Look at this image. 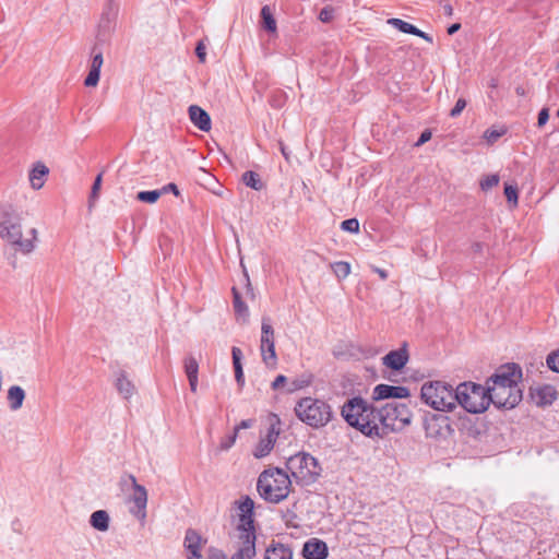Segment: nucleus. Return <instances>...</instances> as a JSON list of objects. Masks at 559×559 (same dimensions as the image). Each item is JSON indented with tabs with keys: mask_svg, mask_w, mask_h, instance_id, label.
<instances>
[{
	"mask_svg": "<svg viewBox=\"0 0 559 559\" xmlns=\"http://www.w3.org/2000/svg\"><path fill=\"white\" fill-rule=\"evenodd\" d=\"M22 219L21 206L7 204L2 210V250L5 260L13 269L19 266L20 257L31 255L38 243V230L29 228L24 234Z\"/></svg>",
	"mask_w": 559,
	"mask_h": 559,
	"instance_id": "obj_1",
	"label": "nucleus"
},
{
	"mask_svg": "<svg viewBox=\"0 0 559 559\" xmlns=\"http://www.w3.org/2000/svg\"><path fill=\"white\" fill-rule=\"evenodd\" d=\"M254 502L249 497H243L238 502L239 519L237 531V550L231 559H253L255 557V530L253 520Z\"/></svg>",
	"mask_w": 559,
	"mask_h": 559,
	"instance_id": "obj_2",
	"label": "nucleus"
},
{
	"mask_svg": "<svg viewBox=\"0 0 559 559\" xmlns=\"http://www.w3.org/2000/svg\"><path fill=\"white\" fill-rule=\"evenodd\" d=\"M377 414L378 408L361 397L348 400L341 409L345 421L367 437H382L381 428L378 427Z\"/></svg>",
	"mask_w": 559,
	"mask_h": 559,
	"instance_id": "obj_3",
	"label": "nucleus"
},
{
	"mask_svg": "<svg viewBox=\"0 0 559 559\" xmlns=\"http://www.w3.org/2000/svg\"><path fill=\"white\" fill-rule=\"evenodd\" d=\"M257 489L262 499L276 504L289 496L292 479L282 468H269L259 475Z\"/></svg>",
	"mask_w": 559,
	"mask_h": 559,
	"instance_id": "obj_4",
	"label": "nucleus"
},
{
	"mask_svg": "<svg viewBox=\"0 0 559 559\" xmlns=\"http://www.w3.org/2000/svg\"><path fill=\"white\" fill-rule=\"evenodd\" d=\"M297 418L313 429L325 427L333 419L331 405L317 397H302L295 405Z\"/></svg>",
	"mask_w": 559,
	"mask_h": 559,
	"instance_id": "obj_5",
	"label": "nucleus"
},
{
	"mask_svg": "<svg viewBox=\"0 0 559 559\" xmlns=\"http://www.w3.org/2000/svg\"><path fill=\"white\" fill-rule=\"evenodd\" d=\"M119 12V4L115 0H108L102 19L98 25V33L96 36L97 44L94 45L92 52L93 57L91 60L90 70L99 71L103 67V51L98 48V44L106 43L115 29V21Z\"/></svg>",
	"mask_w": 559,
	"mask_h": 559,
	"instance_id": "obj_6",
	"label": "nucleus"
},
{
	"mask_svg": "<svg viewBox=\"0 0 559 559\" xmlns=\"http://www.w3.org/2000/svg\"><path fill=\"white\" fill-rule=\"evenodd\" d=\"M420 396L425 404L436 411L449 412L455 407V390L442 381L424 383Z\"/></svg>",
	"mask_w": 559,
	"mask_h": 559,
	"instance_id": "obj_7",
	"label": "nucleus"
},
{
	"mask_svg": "<svg viewBox=\"0 0 559 559\" xmlns=\"http://www.w3.org/2000/svg\"><path fill=\"white\" fill-rule=\"evenodd\" d=\"M454 397L455 404L459 403L465 411L473 414L485 412L490 404L487 388L474 382L459 384Z\"/></svg>",
	"mask_w": 559,
	"mask_h": 559,
	"instance_id": "obj_8",
	"label": "nucleus"
},
{
	"mask_svg": "<svg viewBox=\"0 0 559 559\" xmlns=\"http://www.w3.org/2000/svg\"><path fill=\"white\" fill-rule=\"evenodd\" d=\"M378 427L381 428L382 436L401 430L412 421V413L404 403L389 402L378 408Z\"/></svg>",
	"mask_w": 559,
	"mask_h": 559,
	"instance_id": "obj_9",
	"label": "nucleus"
},
{
	"mask_svg": "<svg viewBox=\"0 0 559 559\" xmlns=\"http://www.w3.org/2000/svg\"><path fill=\"white\" fill-rule=\"evenodd\" d=\"M286 468L295 481L302 486L314 483L321 472L317 459L306 452H299L288 457Z\"/></svg>",
	"mask_w": 559,
	"mask_h": 559,
	"instance_id": "obj_10",
	"label": "nucleus"
},
{
	"mask_svg": "<svg viewBox=\"0 0 559 559\" xmlns=\"http://www.w3.org/2000/svg\"><path fill=\"white\" fill-rule=\"evenodd\" d=\"M488 397L498 408H513L522 400V391L519 385L508 386H488Z\"/></svg>",
	"mask_w": 559,
	"mask_h": 559,
	"instance_id": "obj_11",
	"label": "nucleus"
},
{
	"mask_svg": "<svg viewBox=\"0 0 559 559\" xmlns=\"http://www.w3.org/2000/svg\"><path fill=\"white\" fill-rule=\"evenodd\" d=\"M260 349L263 362L269 367H275L277 357L275 353L274 330L271 319L267 317L262 318Z\"/></svg>",
	"mask_w": 559,
	"mask_h": 559,
	"instance_id": "obj_12",
	"label": "nucleus"
},
{
	"mask_svg": "<svg viewBox=\"0 0 559 559\" xmlns=\"http://www.w3.org/2000/svg\"><path fill=\"white\" fill-rule=\"evenodd\" d=\"M522 378V371L515 364H507L499 367L490 377L488 386H508L519 385Z\"/></svg>",
	"mask_w": 559,
	"mask_h": 559,
	"instance_id": "obj_13",
	"label": "nucleus"
},
{
	"mask_svg": "<svg viewBox=\"0 0 559 559\" xmlns=\"http://www.w3.org/2000/svg\"><path fill=\"white\" fill-rule=\"evenodd\" d=\"M128 479L131 481L133 489V493L130 496L132 502L130 513L143 522L146 519L147 490L144 486L138 484L133 475H128Z\"/></svg>",
	"mask_w": 559,
	"mask_h": 559,
	"instance_id": "obj_14",
	"label": "nucleus"
},
{
	"mask_svg": "<svg viewBox=\"0 0 559 559\" xmlns=\"http://www.w3.org/2000/svg\"><path fill=\"white\" fill-rule=\"evenodd\" d=\"M409 396V390L406 386H395L389 384H378L373 388L372 399L374 401L389 399H406Z\"/></svg>",
	"mask_w": 559,
	"mask_h": 559,
	"instance_id": "obj_15",
	"label": "nucleus"
},
{
	"mask_svg": "<svg viewBox=\"0 0 559 559\" xmlns=\"http://www.w3.org/2000/svg\"><path fill=\"white\" fill-rule=\"evenodd\" d=\"M206 543L205 539L193 528H188L185 535L183 545L186 549L190 552L189 559H201V549Z\"/></svg>",
	"mask_w": 559,
	"mask_h": 559,
	"instance_id": "obj_16",
	"label": "nucleus"
},
{
	"mask_svg": "<svg viewBox=\"0 0 559 559\" xmlns=\"http://www.w3.org/2000/svg\"><path fill=\"white\" fill-rule=\"evenodd\" d=\"M302 555L307 559H325L329 555L326 544L318 538H311L305 543Z\"/></svg>",
	"mask_w": 559,
	"mask_h": 559,
	"instance_id": "obj_17",
	"label": "nucleus"
},
{
	"mask_svg": "<svg viewBox=\"0 0 559 559\" xmlns=\"http://www.w3.org/2000/svg\"><path fill=\"white\" fill-rule=\"evenodd\" d=\"M191 122L201 131L207 132L211 129L210 115L198 105H191L188 109Z\"/></svg>",
	"mask_w": 559,
	"mask_h": 559,
	"instance_id": "obj_18",
	"label": "nucleus"
},
{
	"mask_svg": "<svg viewBox=\"0 0 559 559\" xmlns=\"http://www.w3.org/2000/svg\"><path fill=\"white\" fill-rule=\"evenodd\" d=\"M408 361V353L405 348L392 350L382 357V364L393 370H401Z\"/></svg>",
	"mask_w": 559,
	"mask_h": 559,
	"instance_id": "obj_19",
	"label": "nucleus"
},
{
	"mask_svg": "<svg viewBox=\"0 0 559 559\" xmlns=\"http://www.w3.org/2000/svg\"><path fill=\"white\" fill-rule=\"evenodd\" d=\"M48 174L49 168L44 163H35L28 175L31 187L34 190L41 189L45 185L46 177L48 176Z\"/></svg>",
	"mask_w": 559,
	"mask_h": 559,
	"instance_id": "obj_20",
	"label": "nucleus"
},
{
	"mask_svg": "<svg viewBox=\"0 0 559 559\" xmlns=\"http://www.w3.org/2000/svg\"><path fill=\"white\" fill-rule=\"evenodd\" d=\"M388 23L402 33L412 34V35H415V36H418V37L425 39L426 41H428L430 44L432 43V37L429 34L420 31L419 28H417L416 26H414L413 24H411L408 22H405L401 19L393 17V19H390L388 21Z\"/></svg>",
	"mask_w": 559,
	"mask_h": 559,
	"instance_id": "obj_21",
	"label": "nucleus"
},
{
	"mask_svg": "<svg viewBox=\"0 0 559 559\" xmlns=\"http://www.w3.org/2000/svg\"><path fill=\"white\" fill-rule=\"evenodd\" d=\"M25 400V391L20 385H12L7 393L8 406L11 411L16 412L22 408Z\"/></svg>",
	"mask_w": 559,
	"mask_h": 559,
	"instance_id": "obj_22",
	"label": "nucleus"
},
{
	"mask_svg": "<svg viewBox=\"0 0 559 559\" xmlns=\"http://www.w3.org/2000/svg\"><path fill=\"white\" fill-rule=\"evenodd\" d=\"M110 518L107 511L97 510L91 514L90 524L99 532H106L109 528Z\"/></svg>",
	"mask_w": 559,
	"mask_h": 559,
	"instance_id": "obj_23",
	"label": "nucleus"
},
{
	"mask_svg": "<svg viewBox=\"0 0 559 559\" xmlns=\"http://www.w3.org/2000/svg\"><path fill=\"white\" fill-rule=\"evenodd\" d=\"M116 389L118 390L119 394L127 400L130 399L135 392L134 384L128 379L126 372L123 371H121L117 377Z\"/></svg>",
	"mask_w": 559,
	"mask_h": 559,
	"instance_id": "obj_24",
	"label": "nucleus"
},
{
	"mask_svg": "<svg viewBox=\"0 0 559 559\" xmlns=\"http://www.w3.org/2000/svg\"><path fill=\"white\" fill-rule=\"evenodd\" d=\"M535 399L537 405H550L557 399V391L551 385H544L536 390Z\"/></svg>",
	"mask_w": 559,
	"mask_h": 559,
	"instance_id": "obj_25",
	"label": "nucleus"
},
{
	"mask_svg": "<svg viewBox=\"0 0 559 559\" xmlns=\"http://www.w3.org/2000/svg\"><path fill=\"white\" fill-rule=\"evenodd\" d=\"M265 559H293V552L285 545L276 544L266 549Z\"/></svg>",
	"mask_w": 559,
	"mask_h": 559,
	"instance_id": "obj_26",
	"label": "nucleus"
},
{
	"mask_svg": "<svg viewBox=\"0 0 559 559\" xmlns=\"http://www.w3.org/2000/svg\"><path fill=\"white\" fill-rule=\"evenodd\" d=\"M261 20H262V27L269 32V33H276L277 25L276 20L274 17L273 11L270 8V5H264L261 9Z\"/></svg>",
	"mask_w": 559,
	"mask_h": 559,
	"instance_id": "obj_27",
	"label": "nucleus"
},
{
	"mask_svg": "<svg viewBox=\"0 0 559 559\" xmlns=\"http://www.w3.org/2000/svg\"><path fill=\"white\" fill-rule=\"evenodd\" d=\"M231 356H233V365L235 369V378L237 383L241 386L245 383V377H243V370L241 365V357L242 353L240 348L233 347L231 348Z\"/></svg>",
	"mask_w": 559,
	"mask_h": 559,
	"instance_id": "obj_28",
	"label": "nucleus"
},
{
	"mask_svg": "<svg viewBox=\"0 0 559 559\" xmlns=\"http://www.w3.org/2000/svg\"><path fill=\"white\" fill-rule=\"evenodd\" d=\"M241 180L247 187L255 191H260L264 187L260 176L252 170L245 171L242 174Z\"/></svg>",
	"mask_w": 559,
	"mask_h": 559,
	"instance_id": "obj_29",
	"label": "nucleus"
},
{
	"mask_svg": "<svg viewBox=\"0 0 559 559\" xmlns=\"http://www.w3.org/2000/svg\"><path fill=\"white\" fill-rule=\"evenodd\" d=\"M274 442L264 437L262 438L259 443L257 444L254 451H253V455L257 457V459H261V457H264L266 456L273 449L274 447Z\"/></svg>",
	"mask_w": 559,
	"mask_h": 559,
	"instance_id": "obj_30",
	"label": "nucleus"
},
{
	"mask_svg": "<svg viewBox=\"0 0 559 559\" xmlns=\"http://www.w3.org/2000/svg\"><path fill=\"white\" fill-rule=\"evenodd\" d=\"M331 269L338 280H344L350 274V264L345 261L332 263Z\"/></svg>",
	"mask_w": 559,
	"mask_h": 559,
	"instance_id": "obj_31",
	"label": "nucleus"
},
{
	"mask_svg": "<svg viewBox=\"0 0 559 559\" xmlns=\"http://www.w3.org/2000/svg\"><path fill=\"white\" fill-rule=\"evenodd\" d=\"M183 367H185V372L187 374V378L198 377L199 364L193 356L189 355L185 358Z\"/></svg>",
	"mask_w": 559,
	"mask_h": 559,
	"instance_id": "obj_32",
	"label": "nucleus"
},
{
	"mask_svg": "<svg viewBox=\"0 0 559 559\" xmlns=\"http://www.w3.org/2000/svg\"><path fill=\"white\" fill-rule=\"evenodd\" d=\"M163 195V191L159 190H151V191H140L136 194V199L141 202L153 204Z\"/></svg>",
	"mask_w": 559,
	"mask_h": 559,
	"instance_id": "obj_33",
	"label": "nucleus"
},
{
	"mask_svg": "<svg viewBox=\"0 0 559 559\" xmlns=\"http://www.w3.org/2000/svg\"><path fill=\"white\" fill-rule=\"evenodd\" d=\"M235 313L238 321H241L242 323H247L249 320V309L247 305L242 302H238L234 305Z\"/></svg>",
	"mask_w": 559,
	"mask_h": 559,
	"instance_id": "obj_34",
	"label": "nucleus"
},
{
	"mask_svg": "<svg viewBox=\"0 0 559 559\" xmlns=\"http://www.w3.org/2000/svg\"><path fill=\"white\" fill-rule=\"evenodd\" d=\"M280 435V418L276 415L272 416V421L266 433V438L271 439L274 443Z\"/></svg>",
	"mask_w": 559,
	"mask_h": 559,
	"instance_id": "obj_35",
	"label": "nucleus"
},
{
	"mask_svg": "<svg viewBox=\"0 0 559 559\" xmlns=\"http://www.w3.org/2000/svg\"><path fill=\"white\" fill-rule=\"evenodd\" d=\"M546 364L551 371L559 373V348L548 354Z\"/></svg>",
	"mask_w": 559,
	"mask_h": 559,
	"instance_id": "obj_36",
	"label": "nucleus"
},
{
	"mask_svg": "<svg viewBox=\"0 0 559 559\" xmlns=\"http://www.w3.org/2000/svg\"><path fill=\"white\" fill-rule=\"evenodd\" d=\"M341 228L344 231L357 234L359 231V222L357 218H348L341 223Z\"/></svg>",
	"mask_w": 559,
	"mask_h": 559,
	"instance_id": "obj_37",
	"label": "nucleus"
},
{
	"mask_svg": "<svg viewBox=\"0 0 559 559\" xmlns=\"http://www.w3.org/2000/svg\"><path fill=\"white\" fill-rule=\"evenodd\" d=\"M499 183L498 175H488L480 181V188L484 191H488Z\"/></svg>",
	"mask_w": 559,
	"mask_h": 559,
	"instance_id": "obj_38",
	"label": "nucleus"
},
{
	"mask_svg": "<svg viewBox=\"0 0 559 559\" xmlns=\"http://www.w3.org/2000/svg\"><path fill=\"white\" fill-rule=\"evenodd\" d=\"M100 78V72L95 70H90L87 76L84 80V85L86 87H95Z\"/></svg>",
	"mask_w": 559,
	"mask_h": 559,
	"instance_id": "obj_39",
	"label": "nucleus"
},
{
	"mask_svg": "<svg viewBox=\"0 0 559 559\" xmlns=\"http://www.w3.org/2000/svg\"><path fill=\"white\" fill-rule=\"evenodd\" d=\"M504 134V130L488 129L484 133V138L489 144L495 143L499 138Z\"/></svg>",
	"mask_w": 559,
	"mask_h": 559,
	"instance_id": "obj_40",
	"label": "nucleus"
},
{
	"mask_svg": "<svg viewBox=\"0 0 559 559\" xmlns=\"http://www.w3.org/2000/svg\"><path fill=\"white\" fill-rule=\"evenodd\" d=\"M237 433L236 432H233L231 435L225 437L222 439L221 443H219V449L222 451H227L229 450L236 442V439H237Z\"/></svg>",
	"mask_w": 559,
	"mask_h": 559,
	"instance_id": "obj_41",
	"label": "nucleus"
},
{
	"mask_svg": "<svg viewBox=\"0 0 559 559\" xmlns=\"http://www.w3.org/2000/svg\"><path fill=\"white\" fill-rule=\"evenodd\" d=\"M334 16V9L332 7L323 8L319 13V19L323 23H329Z\"/></svg>",
	"mask_w": 559,
	"mask_h": 559,
	"instance_id": "obj_42",
	"label": "nucleus"
},
{
	"mask_svg": "<svg viewBox=\"0 0 559 559\" xmlns=\"http://www.w3.org/2000/svg\"><path fill=\"white\" fill-rule=\"evenodd\" d=\"M504 194L509 202H513L514 204L518 203V189L516 187L507 185L504 187Z\"/></svg>",
	"mask_w": 559,
	"mask_h": 559,
	"instance_id": "obj_43",
	"label": "nucleus"
},
{
	"mask_svg": "<svg viewBox=\"0 0 559 559\" xmlns=\"http://www.w3.org/2000/svg\"><path fill=\"white\" fill-rule=\"evenodd\" d=\"M100 187H102V174H99L95 178V181L92 186V191H91V197H90L91 200H95L98 198V192L100 190Z\"/></svg>",
	"mask_w": 559,
	"mask_h": 559,
	"instance_id": "obj_44",
	"label": "nucleus"
},
{
	"mask_svg": "<svg viewBox=\"0 0 559 559\" xmlns=\"http://www.w3.org/2000/svg\"><path fill=\"white\" fill-rule=\"evenodd\" d=\"M466 107V100L464 98H459L455 106L451 109L450 116L457 117L463 109Z\"/></svg>",
	"mask_w": 559,
	"mask_h": 559,
	"instance_id": "obj_45",
	"label": "nucleus"
},
{
	"mask_svg": "<svg viewBox=\"0 0 559 559\" xmlns=\"http://www.w3.org/2000/svg\"><path fill=\"white\" fill-rule=\"evenodd\" d=\"M206 48H205V45L203 44V41H199L197 47H195V53L200 60V62H205V59H206Z\"/></svg>",
	"mask_w": 559,
	"mask_h": 559,
	"instance_id": "obj_46",
	"label": "nucleus"
},
{
	"mask_svg": "<svg viewBox=\"0 0 559 559\" xmlns=\"http://www.w3.org/2000/svg\"><path fill=\"white\" fill-rule=\"evenodd\" d=\"M549 119V111L547 108H543L538 114L537 126L543 127Z\"/></svg>",
	"mask_w": 559,
	"mask_h": 559,
	"instance_id": "obj_47",
	"label": "nucleus"
},
{
	"mask_svg": "<svg viewBox=\"0 0 559 559\" xmlns=\"http://www.w3.org/2000/svg\"><path fill=\"white\" fill-rule=\"evenodd\" d=\"M431 139V131L430 130H425L419 139L417 140V142L415 143V146H420L423 144H425L426 142H428L429 140Z\"/></svg>",
	"mask_w": 559,
	"mask_h": 559,
	"instance_id": "obj_48",
	"label": "nucleus"
},
{
	"mask_svg": "<svg viewBox=\"0 0 559 559\" xmlns=\"http://www.w3.org/2000/svg\"><path fill=\"white\" fill-rule=\"evenodd\" d=\"M253 424H254V420H253V419H246V420H241V421L239 423V425H237V426L235 427L234 432H236V433L238 435V431H239L240 429H248V428H251V427L253 426Z\"/></svg>",
	"mask_w": 559,
	"mask_h": 559,
	"instance_id": "obj_49",
	"label": "nucleus"
},
{
	"mask_svg": "<svg viewBox=\"0 0 559 559\" xmlns=\"http://www.w3.org/2000/svg\"><path fill=\"white\" fill-rule=\"evenodd\" d=\"M287 378L283 374H278L274 381L272 382V389L273 390H278L280 388H282L284 385V383L286 382Z\"/></svg>",
	"mask_w": 559,
	"mask_h": 559,
	"instance_id": "obj_50",
	"label": "nucleus"
},
{
	"mask_svg": "<svg viewBox=\"0 0 559 559\" xmlns=\"http://www.w3.org/2000/svg\"><path fill=\"white\" fill-rule=\"evenodd\" d=\"M159 191H163V194L167 192H173L175 195H179L178 187L175 183H168L164 186Z\"/></svg>",
	"mask_w": 559,
	"mask_h": 559,
	"instance_id": "obj_51",
	"label": "nucleus"
},
{
	"mask_svg": "<svg viewBox=\"0 0 559 559\" xmlns=\"http://www.w3.org/2000/svg\"><path fill=\"white\" fill-rule=\"evenodd\" d=\"M11 528L17 533V534H22L23 533V530H24V525L22 523L21 520L19 519H15L14 521H12L11 523Z\"/></svg>",
	"mask_w": 559,
	"mask_h": 559,
	"instance_id": "obj_52",
	"label": "nucleus"
},
{
	"mask_svg": "<svg viewBox=\"0 0 559 559\" xmlns=\"http://www.w3.org/2000/svg\"><path fill=\"white\" fill-rule=\"evenodd\" d=\"M188 381H189L190 390L192 392H197L198 377H190V378H188Z\"/></svg>",
	"mask_w": 559,
	"mask_h": 559,
	"instance_id": "obj_53",
	"label": "nucleus"
},
{
	"mask_svg": "<svg viewBox=\"0 0 559 559\" xmlns=\"http://www.w3.org/2000/svg\"><path fill=\"white\" fill-rule=\"evenodd\" d=\"M460 28H461V24H460V23H454V24H452L451 26H449V27H448V34H449V35H453V34H455Z\"/></svg>",
	"mask_w": 559,
	"mask_h": 559,
	"instance_id": "obj_54",
	"label": "nucleus"
},
{
	"mask_svg": "<svg viewBox=\"0 0 559 559\" xmlns=\"http://www.w3.org/2000/svg\"><path fill=\"white\" fill-rule=\"evenodd\" d=\"M233 296H234V301H233L234 305H236L238 302H242L240 294L235 287L233 288Z\"/></svg>",
	"mask_w": 559,
	"mask_h": 559,
	"instance_id": "obj_55",
	"label": "nucleus"
},
{
	"mask_svg": "<svg viewBox=\"0 0 559 559\" xmlns=\"http://www.w3.org/2000/svg\"><path fill=\"white\" fill-rule=\"evenodd\" d=\"M373 271L379 274V276L381 277V280H386L388 278V272L385 270H382V269H379V267H374Z\"/></svg>",
	"mask_w": 559,
	"mask_h": 559,
	"instance_id": "obj_56",
	"label": "nucleus"
},
{
	"mask_svg": "<svg viewBox=\"0 0 559 559\" xmlns=\"http://www.w3.org/2000/svg\"><path fill=\"white\" fill-rule=\"evenodd\" d=\"M245 276H246V280H247V293H248L252 298H254V293H253V289H252L251 284H250V282H249V276H248V274H247V273L245 274Z\"/></svg>",
	"mask_w": 559,
	"mask_h": 559,
	"instance_id": "obj_57",
	"label": "nucleus"
},
{
	"mask_svg": "<svg viewBox=\"0 0 559 559\" xmlns=\"http://www.w3.org/2000/svg\"><path fill=\"white\" fill-rule=\"evenodd\" d=\"M280 150H281L283 156L285 157V159L288 160L289 156H288V153L286 151V146L284 145L283 142H280Z\"/></svg>",
	"mask_w": 559,
	"mask_h": 559,
	"instance_id": "obj_58",
	"label": "nucleus"
},
{
	"mask_svg": "<svg viewBox=\"0 0 559 559\" xmlns=\"http://www.w3.org/2000/svg\"><path fill=\"white\" fill-rule=\"evenodd\" d=\"M515 93L519 95V96H524L525 95V88L523 86H516L515 88Z\"/></svg>",
	"mask_w": 559,
	"mask_h": 559,
	"instance_id": "obj_59",
	"label": "nucleus"
},
{
	"mask_svg": "<svg viewBox=\"0 0 559 559\" xmlns=\"http://www.w3.org/2000/svg\"><path fill=\"white\" fill-rule=\"evenodd\" d=\"M481 248H483L481 243H475V245L473 246V249H474V251H475V252H479V251H481Z\"/></svg>",
	"mask_w": 559,
	"mask_h": 559,
	"instance_id": "obj_60",
	"label": "nucleus"
},
{
	"mask_svg": "<svg viewBox=\"0 0 559 559\" xmlns=\"http://www.w3.org/2000/svg\"><path fill=\"white\" fill-rule=\"evenodd\" d=\"M444 9H445V11H447V13H448V14H451V13H452V8H451V5H448V7H445Z\"/></svg>",
	"mask_w": 559,
	"mask_h": 559,
	"instance_id": "obj_61",
	"label": "nucleus"
}]
</instances>
